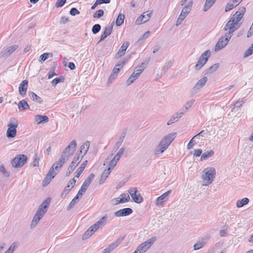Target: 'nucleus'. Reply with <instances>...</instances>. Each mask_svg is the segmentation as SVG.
<instances>
[{
    "label": "nucleus",
    "instance_id": "f704fd0d",
    "mask_svg": "<svg viewBox=\"0 0 253 253\" xmlns=\"http://www.w3.org/2000/svg\"><path fill=\"white\" fill-rule=\"evenodd\" d=\"M218 63H215L211 66L206 71L205 75L211 74L214 72L219 67Z\"/></svg>",
    "mask_w": 253,
    "mask_h": 253
},
{
    "label": "nucleus",
    "instance_id": "8fccbe9b",
    "mask_svg": "<svg viewBox=\"0 0 253 253\" xmlns=\"http://www.w3.org/2000/svg\"><path fill=\"white\" fill-rule=\"evenodd\" d=\"M67 160L68 159H67V157L65 156L64 154H62L60 159L58 161H57L56 163H57L58 165L63 166L65 161Z\"/></svg>",
    "mask_w": 253,
    "mask_h": 253
},
{
    "label": "nucleus",
    "instance_id": "79ce46f5",
    "mask_svg": "<svg viewBox=\"0 0 253 253\" xmlns=\"http://www.w3.org/2000/svg\"><path fill=\"white\" fill-rule=\"evenodd\" d=\"M124 18H125V15L123 14H120L117 18L116 23L117 26H121L122 24V23L124 22Z\"/></svg>",
    "mask_w": 253,
    "mask_h": 253
},
{
    "label": "nucleus",
    "instance_id": "7c9ffc66",
    "mask_svg": "<svg viewBox=\"0 0 253 253\" xmlns=\"http://www.w3.org/2000/svg\"><path fill=\"white\" fill-rule=\"evenodd\" d=\"M35 121L38 124L46 123L48 121V118L46 116L37 115L35 117Z\"/></svg>",
    "mask_w": 253,
    "mask_h": 253
},
{
    "label": "nucleus",
    "instance_id": "a18cd8bd",
    "mask_svg": "<svg viewBox=\"0 0 253 253\" xmlns=\"http://www.w3.org/2000/svg\"><path fill=\"white\" fill-rule=\"evenodd\" d=\"M228 228V226L227 225L225 224L223 226L219 233V234L221 237H225L227 235V231Z\"/></svg>",
    "mask_w": 253,
    "mask_h": 253
},
{
    "label": "nucleus",
    "instance_id": "b1692460",
    "mask_svg": "<svg viewBox=\"0 0 253 253\" xmlns=\"http://www.w3.org/2000/svg\"><path fill=\"white\" fill-rule=\"evenodd\" d=\"M129 43L128 42H126L123 43L120 49L116 55V58H119L125 54V52L127 48L128 47Z\"/></svg>",
    "mask_w": 253,
    "mask_h": 253
},
{
    "label": "nucleus",
    "instance_id": "338daca9",
    "mask_svg": "<svg viewBox=\"0 0 253 253\" xmlns=\"http://www.w3.org/2000/svg\"><path fill=\"white\" fill-rule=\"evenodd\" d=\"M185 17H184V14H180L177 20L176 24V26L179 25L181 23L182 21L185 19Z\"/></svg>",
    "mask_w": 253,
    "mask_h": 253
},
{
    "label": "nucleus",
    "instance_id": "bb28decb",
    "mask_svg": "<svg viewBox=\"0 0 253 253\" xmlns=\"http://www.w3.org/2000/svg\"><path fill=\"white\" fill-rule=\"evenodd\" d=\"M42 217L43 216L40 215L39 213L36 212L30 225L31 228H35Z\"/></svg>",
    "mask_w": 253,
    "mask_h": 253
},
{
    "label": "nucleus",
    "instance_id": "774afa93",
    "mask_svg": "<svg viewBox=\"0 0 253 253\" xmlns=\"http://www.w3.org/2000/svg\"><path fill=\"white\" fill-rule=\"evenodd\" d=\"M70 14L72 16L80 14V11L76 8H72L70 11Z\"/></svg>",
    "mask_w": 253,
    "mask_h": 253
},
{
    "label": "nucleus",
    "instance_id": "393cba45",
    "mask_svg": "<svg viewBox=\"0 0 253 253\" xmlns=\"http://www.w3.org/2000/svg\"><path fill=\"white\" fill-rule=\"evenodd\" d=\"M108 218L107 214H105L104 216H103L101 218H100L97 222L94 223L93 225V227L97 230L101 227V226L104 225L106 222Z\"/></svg>",
    "mask_w": 253,
    "mask_h": 253
},
{
    "label": "nucleus",
    "instance_id": "20e7f679",
    "mask_svg": "<svg viewBox=\"0 0 253 253\" xmlns=\"http://www.w3.org/2000/svg\"><path fill=\"white\" fill-rule=\"evenodd\" d=\"M156 240L157 238L156 237H153L148 239L137 247L136 249L137 252H138L139 253H144L146 252L155 243Z\"/></svg>",
    "mask_w": 253,
    "mask_h": 253
},
{
    "label": "nucleus",
    "instance_id": "f257e3e1",
    "mask_svg": "<svg viewBox=\"0 0 253 253\" xmlns=\"http://www.w3.org/2000/svg\"><path fill=\"white\" fill-rule=\"evenodd\" d=\"M245 11V7H242L232 15L223 28L225 31H228L226 34L232 36L233 33L240 27V21Z\"/></svg>",
    "mask_w": 253,
    "mask_h": 253
},
{
    "label": "nucleus",
    "instance_id": "13d9d810",
    "mask_svg": "<svg viewBox=\"0 0 253 253\" xmlns=\"http://www.w3.org/2000/svg\"><path fill=\"white\" fill-rule=\"evenodd\" d=\"M119 161V160L116 159L115 157H114L113 159L110 161L109 164V168H110V169L114 168L116 166L117 162Z\"/></svg>",
    "mask_w": 253,
    "mask_h": 253
},
{
    "label": "nucleus",
    "instance_id": "6e6d98bb",
    "mask_svg": "<svg viewBox=\"0 0 253 253\" xmlns=\"http://www.w3.org/2000/svg\"><path fill=\"white\" fill-rule=\"evenodd\" d=\"M253 53V47L251 46L245 52L244 54V57H247L251 55Z\"/></svg>",
    "mask_w": 253,
    "mask_h": 253
},
{
    "label": "nucleus",
    "instance_id": "72a5a7b5",
    "mask_svg": "<svg viewBox=\"0 0 253 253\" xmlns=\"http://www.w3.org/2000/svg\"><path fill=\"white\" fill-rule=\"evenodd\" d=\"M249 202V200L247 198H244L241 200H239L236 202V207L238 208H242L244 206L247 205Z\"/></svg>",
    "mask_w": 253,
    "mask_h": 253
},
{
    "label": "nucleus",
    "instance_id": "5fc2aeb1",
    "mask_svg": "<svg viewBox=\"0 0 253 253\" xmlns=\"http://www.w3.org/2000/svg\"><path fill=\"white\" fill-rule=\"evenodd\" d=\"M207 134V131L203 130L201 131L199 133L195 135L193 138L200 139V137H205L206 135Z\"/></svg>",
    "mask_w": 253,
    "mask_h": 253
},
{
    "label": "nucleus",
    "instance_id": "1a4fd4ad",
    "mask_svg": "<svg viewBox=\"0 0 253 253\" xmlns=\"http://www.w3.org/2000/svg\"><path fill=\"white\" fill-rule=\"evenodd\" d=\"M83 156H80V155H75L72 163L68 168L67 171L66 172V176H69L71 173L73 171L74 169L78 165L80 162L82 161Z\"/></svg>",
    "mask_w": 253,
    "mask_h": 253
},
{
    "label": "nucleus",
    "instance_id": "680f3d73",
    "mask_svg": "<svg viewBox=\"0 0 253 253\" xmlns=\"http://www.w3.org/2000/svg\"><path fill=\"white\" fill-rule=\"evenodd\" d=\"M94 178V174L93 173H91L89 175V176L87 177L84 181H85L87 184L90 185L92 180Z\"/></svg>",
    "mask_w": 253,
    "mask_h": 253
},
{
    "label": "nucleus",
    "instance_id": "f03ea898",
    "mask_svg": "<svg viewBox=\"0 0 253 253\" xmlns=\"http://www.w3.org/2000/svg\"><path fill=\"white\" fill-rule=\"evenodd\" d=\"M176 133L175 132L171 133L165 136L160 141L158 146L156 149L155 153L156 154H162L167 149L169 146L175 138Z\"/></svg>",
    "mask_w": 253,
    "mask_h": 253
},
{
    "label": "nucleus",
    "instance_id": "5701e85b",
    "mask_svg": "<svg viewBox=\"0 0 253 253\" xmlns=\"http://www.w3.org/2000/svg\"><path fill=\"white\" fill-rule=\"evenodd\" d=\"M89 146L90 142L89 141H85L81 146L80 153L78 155H80V156H83V157L88 151Z\"/></svg>",
    "mask_w": 253,
    "mask_h": 253
},
{
    "label": "nucleus",
    "instance_id": "6e6552de",
    "mask_svg": "<svg viewBox=\"0 0 253 253\" xmlns=\"http://www.w3.org/2000/svg\"><path fill=\"white\" fill-rule=\"evenodd\" d=\"M231 37V35H228L225 33L224 36L219 39L215 45V50L218 51L224 47L227 44Z\"/></svg>",
    "mask_w": 253,
    "mask_h": 253
},
{
    "label": "nucleus",
    "instance_id": "412c9836",
    "mask_svg": "<svg viewBox=\"0 0 253 253\" xmlns=\"http://www.w3.org/2000/svg\"><path fill=\"white\" fill-rule=\"evenodd\" d=\"M76 182V180L74 178L70 179L67 185L64 188L63 191L62 192L61 194V196L65 195L66 196V195L69 192L70 190L74 186Z\"/></svg>",
    "mask_w": 253,
    "mask_h": 253
},
{
    "label": "nucleus",
    "instance_id": "58836bf2",
    "mask_svg": "<svg viewBox=\"0 0 253 253\" xmlns=\"http://www.w3.org/2000/svg\"><path fill=\"white\" fill-rule=\"evenodd\" d=\"M213 154H214V151L212 150H210V151L205 152L202 154L201 157V160H207L208 158L212 156L213 155Z\"/></svg>",
    "mask_w": 253,
    "mask_h": 253
},
{
    "label": "nucleus",
    "instance_id": "c85d7f7f",
    "mask_svg": "<svg viewBox=\"0 0 253 253\" xmlns=\"http://www.w3.org/2000/svg\"><path fill=\"white\" fill-rule=\"evenodd\" d=\"M97 230L93 227V225L91 226L85 232L83 235L82 239L83 240H85L90 236H91L93 233L95 232Z\"/></svg>",
    "mask_w": 253,
    "mask_h": 253
},
{
    "label": "nucleus",
    "instance_id": "423d86ee",
    "mask_svg": "<svg viewBox=\"0 0 253 253\" xmlns=\"http://www.w3.org/2000/svg\"><path fill=\"white\" fill-rule=\"evenodd\" d=\"M27 161V157L25 155H19L11 161V165L15 168L22 167Z\"/></svg>",
    "mask_w": 253,
    "mask_h": 253
},
{
    "label": "nucleus",
    "instance_id": "473e14b6",
    "mask_svg": "<svg viewBox=\"0 0 253 253\" xmlns=\"http://www.w3.org/2000/svg\"><path fill=\"white\" fill-rule=\"evenodd\" d=\"M28 95L30 97L36 102L41 103L42 102V99L33 92L29 91Z\"/></svg>",
    "mask_w": 253,
    "mask_h": 253
},
{
    "label": "nucleus",
    "instance_id": "4468645a",
    "mask_svg": "<svg viewBox=\"0 0 253 253\" xmlns=\"http://www.w3.org/2000/svg\"><path fill=\"white\" fill-rule=\"evenodd\" d=\"M17 126V123H10L8 124V128L6 131V136L8 138H13L16 136Z\"/></svg>",
    "mask_w": 253,
    "mask_h": 253
},
{
    "label": "nucleus",
    "instance_id": "cd10ccee",
    "mask_svg": "<svg viewBox=\"0 0 253 253\" xmlns=\"http://www.w3.org/2000/svg\"><path fill=\"white\" fill-rule=\"evenodd\" d=\"M124 239V237H121L118 238L116 241L113 242L112 244H111L108 246V249L110 250L111 252L113 251L114 249L117 248L120 244L123 241Z\"/></svg>",
    "mask_w": 253,
    "mask_h": 253
},
{
    "label": "nucleus",
    "instance_id": "ddd939ff",
    "mask_svg": "<svg viewBox=\"0 0 253 253\" xmlns=\"http://www.w3.org/2000/svg\"><path fill=\"white\" fill-rule=\"evenodd\" d=\"M208 81V78L206 77H204L201 78L192 88L191 91L192 94H195L198 92L206 84Z\"/></svg>",
    "mask_w": 253,
    "mask_h": 253
},
{
    "label": "nucleus",
    "instance_id": "c756f323",
    "mask_svg": "<svg viewBox=\"0 0 253 253\" xmlns=\"http://www.w3.org/2000/svg\"><path fill=\"white\" fill-rule=\"evenodd\" d=\"M110 168H108L107 169H105L104 170L99 180V184H101L105 181V180L108 177V175L110 174Z\"/></svg>",
    "mask_w": 253,
    "mask_h": 253
},
{
    "label": "nucleus",
    "instance_id": "2f4dec72",
    "mask_svg": "<svg viewBox=\"0 0 253 253\" xmlns=\"http://www.w3.org/2000/svg\"><path fill=\"white\" fill-rule=\"evenodd\" d=\"M87 163V161L86 160L84 161L80 166V167L77 169V171L75 172V176L76 177H79L80 175L81 174V173L83 172L84 169L86 167Z\"/></svg>",
    "mask_w": 253,
    "mask_h": 253
},
{
    "label": "nucleus",
    "instance_id": "3c124183",
    "mask_svg": "<svg viewBox=\"0 0 253 253\" xmlns=\"http://www.w3.org/2000/svg\"><path fill=\"white\" fill-rule=\"evenodd\" d=\"M100 29L101 26L98 24H96L92 28V32L93 34H96L100 31Z\"/></svg>",
    "mask_w": 253,
    "mask_h": 253
},
{
    "label": "nucleus",
    "instance_id": "e2e57ef3",
    "mask_svg": "<svg viewBox=\"0 0 253 253\" xmlns=\"http://www.w3.org/2000/svg\"><path fill=\"white\" fill-rule=\"evenodd\" d=\"M173 64V61L170 60L168 62H166L165 64V65L163 67L164 70H168L169 68H170Z\"/></svg>",
    "mask_w": 253,
    "mask_h": 253
},
{
    "label": "nucleus",
    "instance_id": "2eb2a0df",
    "mask_svg": "<svg viewBox=\"0 0 253 253\" xmlns=\"http://www.w3.org/2000/svg\"><path fill=\"white\" fill-rule=\"evenodd\" d=\"M18 48L17 45H13L5 48L1 53V56L4 57H8Z\"/></svg>",
    "mask_w": 253,
    "mask_h": 253
},
{
    "label": "nucleus",
    "instance_id": "4be33fe9",
    "mask_svg": "<svg viewBox=\"0 0 253 253\" xmlns=\"http://www.w3.org/2000/svg\"><path fill=\"white\" fill-rule=\"evenodd\" d=\"M113 25H114V22H113L111 23V25H110V26H109L108 27H105V31L103 32V33L101 35L100 40L99 42H101V41H103L106 37H107L108 36H109L111 34V33L112 31Z\"/></svg>",
    "mask_w": 253,
    "mask_h": 253
},
{
    "label": "nucleus",
    "instance_id": "c9c22d12",
    "mask_svg": "<svg viewBox=\"0 0 253 253\" xmlns=\"http://www.w3.org/2000/svg\"><path fill=\"white\" fill-rule=\"evenodd\" d=\"M18 108L20 110H24L29 108V105L25 100L20 101L18 104Z\"/></svg>",
    "mask_w": 253,
    "mask_h": 253
},
{
    "label": "nucleus",
    "instance_id": "39448f33",
    "mask_svg": "<svg viewBox=\"0 0 253 253\" xmlns=\"http://www.w3.org/2000/svg\"><path fill=\"white\" fill-rule=\"evenodd\" d=\"M211 53L210 50H207L201 55L195 66L196 70H199L206 63L211 56Z\"/></svg>",
    "mask_w": 253,
    "mask_h": 253
},
{
    "label": "nucleus",
    "instance_id": "f8f14e48",
    "mask_svg": "<svg viewBox=\"0 0 253 253\" xmlns=\"http://www.w3.org/2000/svg\"><path fill=\"white\" fill-rule=\"evenodd\" d=\"M128 192L133 200L137 203H140L143 201V198L140 193H138L136 187H132L129 189Z\"/></svg>",
    "mask_w": 253,
    "mask_h": 253
},
{
    "label": "nucleus",
    "instance_id": "bf43d9fd",
    "mask_svg": "<svg viewBox=\"0 0 253 253\" xmlns=\"http://www.w3.org/2000/svg\"><path fill=\"white\" fill-rule=\"evenodd\" d=\"M194 102H195L194 99H192V100L188 101L185 105V111H187L189 108H191L192 106V105H193V104L194 103Z\"/></svg>",
    "mask_w": 253,
    "mask_h": 253
},
{
    "label": "nucleus",
    "instance_id": "0e129e2a",
    "mask_svg": "<svg viewBox=\"0 0 253 253\" xmlns=\"http://www.w3.org/2000/svg\"><path fill=\"white\" fill-rule=\"evenodd\" d=\"M150 32L149 31H147L143 35H142V36L139 39L138 42H140V41H143V40H145V39H146L149 36V35H150Z\"/></svg>",
    "mask_w": 253,
    "mask_h": 253
},
{
    "label": "nucleus",
    "instance_id": "052dcab7",
    "mask_svg": "<svg viewBox=\"0 0 253 253\" xmlns=\"http://www.w3.org/2000/svg\"><path fill=\"white\" fill-rule=\"evenodd\" d=\"M195 139L196 138H193V137L190 140L187 145V149H190L193 148L194 145H195L197 143L195 142Z\"/></svg>",
    "mask_w": 253,
    "mask_h": 253
},
{
    "label": "nucleus",
    "instance_id": "37998d69",
    "mask_svg": "<svg viewBox=\"0 0 253 253\" xmlns=\"http://www.w3.org/2000/svg\"><path fill=\"white\" fill-rule=\"evenodd\" d=\"M64 81V78L63 76H60L58 78L53 79L51 82V84H52V85H55L59 83L63 82Z\"/></svg>",
    "mask_w": 253,
    "mask_h": 253
},
{
    "label": "nucleus",
    "instance_id": "a19ab883",
    "mask_svg": "<svg viewBox=\"0 0 253 253\" xmlns=\"http://www.w3.org/2000/svg\"><path fill=\"white\" fill-rule=\"evenodd\" d=\"M120 71V69H119V68L115 67L112 71V74H111V75L109 77V79L110 80H114L115 78H116Z\"/></svg>",
    "mask_w": 253,
    "mask_h": 253
},
{
    "label": "nucleus",
    "instance_id": "e433bc0d",
    "mask_svg": "<svg viewBox=\"0 0 253 253\" xmlns=\"http://www.w3.org/2000/svg\"><path fill=\"white\" fill-rule=\"evenodd\" d=\"M239 3H240L235 1V0H233L232 1H230L226 5V6L225 7V11H228L232 9L234 7L238 5Z\"/></svg>",
    "mask_w": 253,
    "mask_h": 253
},
{
    "label": "nucleus",
    "instance_id": "ea45409f",
    "mask_svg": "<svg viewBox=\"0 0 253 253\" xmlns=\"http://www.w3.org/2000/svg\"><path fill=\"white\" fill-rule=\"evenodd\" d=\"M0 172H1L4 177H8L10 176V173L7 171L4 165L0 163Z\"/></svg>",
    "mask_w": 253,
    "mask_h": 253
},
{
    "label": "nucleus",
    "instance_id": "4d7b16f0",
    "mask_svg": "<svg viewBox=\"0 0 253 253\" xmlns=\"http://www.w3.org/2000/svg\"><path fill=\"white\" fill-rule=\"evenodd\" d=\"M204 243L203 242H198L195 243L193 246L194 250H198L202 248L204 246Z\"/></svg>",
    "mask_w": 253,
    "mask_h": 253
},
{
    "label": "nucleus",
    "instance_id": "9b49d317",
    "mask_svg": "<svg viewBox=\"0 0 253 253\" xmlns=\"http://www.w3.org/2000/svg\"><path fill=\"white\" fill-rule=\"evenodd\" d=\"M50 201L51 199L50 198H47L46 199H45L40 205L39 209L36 211V213H38L40 215L43 216L47 211V208L49 206Z\"/></svg>",
    "mask_w": 253,
    "mask_h": 253
},
{
    "label": "nucleus",
    "instance_id": "aec40b11",
    "mask_svg": "<svg viewBox=\"0 0 253 253\" xmlns=\"http://www.w3.org/2000/svg\"><path fill=\"white\" fill-rule=\"evenodd\" d=\"M28 81L25 80L23 81L19 85V94L22 97H24L26 94L28 87Z\"/></svg>",
    "mask_w": 253,
    "mask_h": 253
},
{
    "label": "nucleus",
    "instance_id": "09e8293b",
    "mask_svg": "<svg viewBox=\"0 0 253 253\" xmlns=\"http://www.w3.org/2000/svg\"><path fill=\"white\" fill-rule=\"evenodd\" d=\"M62 166L58 165L57 163H54L52 166L50 168V169L52 171H56L57 173L59 171V170L61 169Z\"/></svg>",
    "mask_w": 253,
    "mask_h": 253
},
{
    "label": "nucleus",
    "instance_id": "de8ad7c7",
    "mask_svg": "<svg viewBox=\"0 0 253 253\" xmlns=\"http://www.w3.org/2000/svg\"><path fill=\"white\" fill-rule=\"evenodd\" d=\"M184 114L183 112L175 113L170 118L174 122H176Z\"/></svg>",
    "mask_w": 253,
    "mask_h": 253
},
{
    "label": "nucleus",
    "instance_id": "6ab92c4d",
    "mask_svg": "<svg viewBox=\"0 0 253 253\" xmlns=\"http://www.w3.org/2000/svg\"><path fill=\"white\" fill-rule=\"evenodd\" d=\"M56 174L57 172L52 171L50 169H49V171L43 180V185L45 186L48 185L50 183L51 180L54 177Z\"/></svg>",
    "mask_w": 253,
    "mask_h": 253
},
{
    "label": "nucleus",
    "instance_id": "69168bd1",
    "mask_svg": "<svg viewBox=\"0 0 253 253\" xmlns=\"http://www.w3.org/2000/svg\"><path fill=\"white\" fill-rule=\"evenodd\" d=\"M66 0H57L55 3V6L56 7H62L65 3Z\"/></svg>",
    "mask_w": 253,
    "mask_h": 253
},
{
    "label": "nucleus",
    "instance_id": "7ed1b4c3",
    "mask_svg": "<svg viewBox=\"0 0 253 253\" xmlns=\"http://www.w3.org/2000/svg\"><path fill=\"white\" fill-rule=\"evenodd\" d=\"M202 179L203 181V185L208 186L211 184L215 175V169L213 168H209L205 169L203 171Z\"/></svg>",
    "mask_w": 253,
    "mask_h": 253
},
{
    "label": "nucleus",
    "instance_id": "49530a36",
    "mask_svg": "<svg viewBox=\"0 0 253 253\" xmlns=\"http://www.w3.org/2000/svg\"><path fill=\"white\" fill-rule=\"evenodd\" d=\"M78 199V196H75L74 199L71 201V202L69 203L68 207H67V210L69 211L72 208L74 207V206L75 205V204L77 203V200Z\"/></svg>",
    "mask_w": 253,
    "mask_h": 253
},
{
    "label": "nucleus",
    "instance_id": "a878e982",
    "mask_svg": "<svg viewBox=\"0 0 253 253\" xmlns=\"http://www.w3.org/2000/svg\"><path fill=\"white\" fill-rule=\"evenodd\" d=\"M193 5V1H189L186 4L185 6H184L181 11V14H183L184 15V17H186L188 14L191 10V8Z\"/></svg>",
    "mask_w": 253,
    "mask_h": 253
},
{
    "label": "nucleus",
    "instance_id": "9d476101",
    "mask_svg": "<svg viewBox=\"0 0 253 253\" xmlns=\"http://www.w3.org/2000/svg\"><path fill=\"white\" fill-rule=\"evenodd\" d=\"M76 147V141L75 140H72L64 150L62 154H64L67 157V159H68L69 157L74 154Z\"/></svg>",
    "mask_w": 253,
    "mask_h": 253
},
{
    "label": "nucleus",
    "instance_id": "864d4df0",
    "mask_svg": "<svg viewBox=\"0 0 253 253\" xmlns=\"http://www.w3.org/2000/svg\"><path fill=\"white\" fill-rule=\"evenodd\" d=\"M125 151V147L121 148L118 152V153L116 154V155L114 156V157H115L116 159L119 160L122 155L124 154Z\"/></svg>",
    "mask_w": 253,
    "mask_h": 253
},
{
    "label": "nucleus",
    "instance_id": "4c0bfd02",
    "mask_svg": "<svg viewBox=\"0 0 253 253\" xmlns=\"http://www.w3.org/2000/svg\"><path fill=\"white\" fill-rule=\"evenodd\" d=\"M216 0H206L203 10L207 11L214 4Z\"/></svg>",
    "mask_w": 253,
    "mask_h": 253
},
{
    "label": "nucleus",
    "instance_id": "a211bd4d",
    "mask_svg": "<svg viewBox=\"0 0 253 253\" xmlns=\"http://www.w3.org/2000/svg\"><path fill=\"white\" fill-rule=\"evenodd\" d=\"M132 212V210L129 208H126L123 209H121L116 211L114 213L115 215L117 217L127 216Z\"/></svg>",
    "mask_w": 253,
    "mask_h": 253
},
{
    "label": "nucleus",
    "instance_id": "dca6fc26",
    "mask_svg": "<svg viewBox=\"0 0 253 253\" xmlns=\"http://www.w3.org/2000/svg\"><path fill=\"white\" fill-rule=\"evenodd\" d=\"M171 190H169L166 192L161 196L158 197L156 200L155 204L157 206L162 205V204L168 200V196L171 193Z\"/></svg>",
    "mask_w": 253,
    "mask_h": 253
},
{
    "label": "nucleus",
    "instance_id": "603ef678",
    "mask_svg": "<svg viewBox=\"0 0 253 253\" xmlns=\"http://www.w3.org/2000/svg\"><path fill=\"white\" fill-rule=\"evenodd\" d=\"M104 14V11L102 9H99L96 11L93 15L94 18H100Z\"/></svg>",
    "mask_w": 253,
    "mask_h": 253
},
{
    "label": "nucleus",
    "instance_id": "f3484780",
    "mask_svg": "<svg viewBox=\"0 0 253 253\" xmlns=\"http://www.w3.org/2000/svg\"><path fill=\"white\" fill-rule=\"evenodd\" d=\"M151 13H148V12H145L140 17L137 19L135 23L137 25L141 24L143 23L147 22L150 17Z\"/></svg>",
    "mask_w": 253,
    "mask_h": 253
},
{
    "label": "nucleus",
    "instance_id": "c03bdc74",
    "mask_svg": "<svg viewBox=\"0 0 253 253\" xmlns=\"http://www.w3.org/2000/svg\"><path fill=\"white\" fill-rule=\"evenodd\" d=\"M125 136H126L125 133H123L121 134L119 141L116 142V145H115V146L117 149L119 148L120 147V146L121 145L122 142H123V141L125 139Z\"/></svg>",
    "mask_w": 253,
    "mask_h": 253
},
{
    "label": "nucleus",
    "instance_id": "0eeeda50",
    "mask_svg": "<svg viewBox=\"0 0 253 253\" xmlns=\"http://www.w3.org/2000/svg\"><path fill=\"white\" fill-rule=\"evenodd\" d=\"M143 70L144 67H142V66H137L135 67L133 72L131 74V75L126 81V83L127 85H129L133 83V82L139 77Z\"/></svg>",
    "mask_w": 253,
    "mask_h": 253
}]
</instances>
